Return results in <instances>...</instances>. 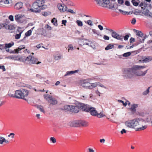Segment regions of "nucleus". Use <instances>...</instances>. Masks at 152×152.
<instances>
[{
  "label": "nucleus",
  "instance_id": "obj_1",
  "mask_svg": "<svg viewBox=\"0 0 152 152\" xmlns=\"http://www.w3.org/2000/svg\"><path fill=\"white\" fill-rule=\"evenodd\" d=\"M146 121L141 118H137L126 121L125 124L127 127L139 131L145 129L147 127L146 125Z\"/></svg>",
  "mask_w": 152,
  "mask_h": 152
},
{
  "label": "nucleus",
  "instance_id": "obj_2",
  "mask_svg": "<svg viewBox=\"0 0 152 152\" xmlns=\"http://www.w3.org/2000/svg\"><path fill=\"white\" fill-rule=\"evenodd\" d=\"M142 66H133L131 68L125 69L123 72V76L126 78H131L135 75V70L136 69H140Z\"/></svg>",
  "mask_w": 152,
  "mask_h": 152
},
{
  "label": "nucleus",
  "instance_id": "obj_3",
  "mask_svg": "<svg viewBox=\"0 0 152 152\" xmlns=\"http://www.w3.org/2000/svg\"><path fill=\"white\" fill-rule=\"evenodd\" d=\"M29 94L28 90L25 89H20L15 91V98L27 100L25 97H27Z\"/></svg>",
  "mask_w": 152,
  "mask_h": 152
},
{
  "label": "nucleus",
  "instance_id": "obj_4",
  "mask_svg": "<svg viewBox=\"0 0 152 152\" xmlns=\"http://www.w3.org/2000/svg\"><path fill=\"white\" fill-rule=\"evenodd\" d=\"M82 105L85 107V108H82L84 110V111L89 112L90 114L93 116H96L97 114V112L96 110V108L94 107H91L87 104H81Z\"/></svg>",
  "mask_w": 152,
  "mask_h": 152
},
{
  "label": "nucleus",
  "instance_id": "obj_5",
  "mask_svg": "<svg viewBox=\"0 0 152 152\" xmlns=\"http://www.w3.org/2000/svg\"><path fill=\"white\" fill-rule=\"evenodd\" d=\"M135 66L143 67L142 68H140V69H136L135 70V75L138 76H144L147 72L148 69H147L144 72L142 71L141 70L146 67V66H140L139 65H135Z\"/></svg>",
  "mask_w": 152,
  "mask_h": 152
},
{
  "label": "nucleus",
  "instance_id": "obj_6",
  "mask_svg": "<svg viewBox=\"0 0 152 152\" xmlns=\"http://www.w3.org/2000/svg\"><path fill=\"white\" fill-rule=\"evenodd\" d=\"M44 98L48 100V102L53 105H56L58 103L57 100L53 96L48 94H45Z\"/></svg>",
  "mask_w": 152,
  "mask_h": 152
},
{
  "label": "nucleus",
  "instance_id": "obj_7",
  "mask_svg": "<svg viewBox=\"0 0 152 152\" xmlns=\"http://www.w3.org/2000/svg\"><path fill=\"white\" fill-rule=\"evenodd\" d=\"M85 104L82 103H79L77 106H71V111L75 113H77L79 110V109L82 110L84 111V110L82 108V107L85 108V107L84 106L82 105L81 104Z\"/></svg>",
  "mask_w": 152,
  "mask_h": 152
},
{
  "label": "nucleus",
  "instance_id": "obj_8",
  "mask_svg": "<svg viewBox=\"0 0 152 152\" xmlns=\"http://www.w3.org/2000/svg\"><path fill=\"white\" fill-rule=\"evenodd\" d=\"M40 6L38 4L35 2H34L32 5V7L28 10L31 11L32 12L36 13H39L40 12V9H39Z\"/></svg>",
  "mask_w": 152,
  "mask_h": 152
},
{
  "label": "nucleus",
  "instance_id": "obj_9",
  "mask_svg": "<svg viewBox=\"0 0 152 152\" xmlns=\"http://www.w3.org/2000/svg\"><path fill=\"white\" fill-rule=\"evenodd\" d=\"M133 31L134 32L136 33V35L137 37V39H139L140 40V37H141V40H143L144 39H146L145 37H144L143 34L141 31L137 30L135 29H134Z\"/></svg>",
  "mask_w": 152,
  "mask_h": 152
},
{
  "label": "nucleus",
  "instance_id": "obj_10",
  "mask_svg": "<svg viewBox=\"0 0 152 152\" xmlns=\"http://www.w3.org/2000/svg\"><path fill=\"white\" fill-rule=\"evenodd\" d=\"M25 61H28L29 63L31 64H35L37 61L38 59L37 58H35L33 56L31 55L27 57L25 59Z\"/></svg>",
  "mask_w": 152,
  "mask_h": 152
},
{
  "label": "nucleus",
  "instance_id": "obj_11",
  "mask_svg": "<svg viewBox=\"0 0 152 152\" xmlns=\"http://www.w3.org/2000/svg\"><path fill=\"white\" fill-rule=\"evenodd\" d=\"M111 36L112 37L117 40L122 41L124 36L122 35H119L115 31L111 33Z\"/></svg>",
  "mask_w": 152,
  "mask_h": 152
},
{
  "label": "nucleus",
  "instance_id": "obj_12",
  "mask_svg": "<svg viewBox=\"0 0 152 152\" xmlns=\"http://www.w3.org/2000/svg\"><path fill=\"white\" fill-rule=\"evenodd\" d=\"M81 86L83 87L89 89L90 83L88 79H86L81 81Z\"/></svg>",
  "mask_w": 152,
  "mask_h": 152
},
{
  "label": "nucleus",
  "instance_id": "obj_13",
  "mask_svg": "<svg viewBox=\"0 0 152 152\" xmlns=\"http://www.w3.org/2000/svg\"><path fill=\"white\" fill-rule=\"evenodd\" d=\"M57 6L58 9L61 12H64L66 11L67 10L66 6L64 4L59 3L58 4Z\"/></svg>",
  "mask_w": 152,
  "mask_h": 152
},
{
  "label": "nucleus",
  "instance_id": "obj_14",
  "mask_svg": "<svg viewBox=\"0 0 152 152\" xmlns=\"http://www.w3.org/2000/svg\"><path fill=\"white\" fill-rule=\"evenodd\" d=\"M25 45H20L17 49L14 50H11L9 52L10 53H18L19 51H20L22 50L25 49Z\"/></svg>",
  "mask_w": 152,
  "mask_h": 152
},
{
  "label": "nucleus",
  "instance_id": "obj_15",
  "mask_svg": "<svg viewBox=\"0 0 152 152\" xmlns=\"http://www.w3.org/2000/svg\"><path fill=\"white\" fill-rule=\"evenodd\" d=\"M142 13L149 17H152V13L147 9L143 8L142 10Z\"/></svg>",
  "mask_w": 152,
  "mask_h": 152
},
{
  "label": "nucleus",
  "instance_id": "obj_16",
  "mask_svg": "<svg viewBox=\"0 0 152 152\" xmlns=\"http://www.w3.org/2000/svg\"><path fill=\"white\" fill-rule=\"evenodd\" d=\"M70 125L74 127H80L79 120L74 121L70 123Z\"/></svg>",
  "mask_w": 152,
  "mask_h": 152
},
{
  "label": "nucleus",
  "instance_id": "obj_17",
  "mask_svg": "<svg viewBox=\"0 0 152 152\" xmlns=\"http://www.w3.org/2000/svg\"><path fill=\"white\" fill-rule=\"evenodd\" d=\"M23 6V3L19 2L16 3L14 6V8L15 9L19 10L21 9Z\"/></svg>",
  "mask_w": 152,
  "mask_h": 152
},
{
  "label": "nucleus",
  "instance_id": "obj_18",
  "mask_svg": "<svg viewBox=\"0 0 152 152\" xmlns=\"http://www.w3.org/2000/svg\"><path fill=\"white\" fill-rule=\"evenodd\" d=\"M134 53L135 54H137L139 52V50H137L134 51H132L131 52H128L124 53L122 55L124 57H127L131 55V53Z\"/></svg>",
  "mask_w": 152,
  "mask_h": 152
},
{
  "label": "nucleus",
  "instance_id": "obj_19",
  "mask_svg": "<svg viewBox=\"0 0 152 152\" xmlns=\"http://www.w3.org/2000/svg\"><path fill=\"white\" fill-rule=\"evenodd\" d=\"M80 127V126L86 127L88 126V122L85 121L79 120Z\"/></svg>",
  "mask_w": 152,
  "mask_h": 152
},
{
  "label": "nucleus",
  "instance_id": "obj_20",
  "mask_svg": "<svg viewBox=\"0 0 152 152\" xmlns=\"http://www.w3.org/2000/svg\"><path fill=\"white\" fill-rule=\"evenodd\" d=\"M138 107V105L137 104H133L131 105L130 110L132 112H135L136 108Z\"/></svg>",
  "mask_w": 152,
  "mask_h": 152
},
{
  "label": "nucleus",
  "instance_id": "obj_21",
  "mask_svg": "<svg viewBox=\"0 0 152 152\" xmlns=\"http://www.w3.org/2000/svg\"><path fill=\"white\" fill-rule=\"evenodd\" d=\"M95 1L96 2V3L99 5L100 6H102L103 7H106V6H105V5H106V4L104 3L103 1L102 2V0H95Z\"/></svg>",
  "mask_w": 152,
  "mask_h": 152
},
{
  "label": "nucleus",
  "instance_id": "obj_22",
  "mask_svg": "<svg viewBox=\"0 0 152 152\" xmlns=\"http://www.w3.org/2000/svg\"><path fill=\"white\" fill-rule=\"evenodd\" d=\"M151 60H152V57L151 56H148L145 57L142 60L143 61L145 62H149Z\"/></svg>",
  "mask_w": 152,
  "mask_h": 152
},
{
  "label": "nucleus",
  "instance_id": "obj_23",
  "mask_svg": "<svg viewBox=\"0 0 152 152\" xmlns=\"http://www.w3.org/2000/svg\"><path fill=\"white\" fill-rule=\"evenodd\" d=\"M62 110H65L66 111H71V106L69 105H66L64 106L63 108L61 109Z\"/></svg>",
  "mask_w": 152,
  "mask_h": 152
},
{
  "label": "nucleus",
  "instance_id": "obj_24",
  "mask_svg": "<svg viewBox=\"0 0 152 152\" xmlns=\"http://www.w3.org/2000/svg\"><path fill=\"white\" fill-rule=\"evenodd\" d=\"M98 82L94 83H90V86L89 88V89H93L96 87L98 86Z\"/></svg>",
  "mask_w": 152,
  "mask_h": 152
},
{
  "label": "nucleus",
  "instance_id": "obj_25",
  "mask_svg": "<svg viewBox=\"0 0 152 152\" xmlns=\"http://www.w3.org/2000/svg\"><path fill=\"white\" fill-rule=\"evenodd\" d=\"M8 24L5 23H0V29L4 28H5L6 29L8 28Z\"/></svg>",
  "mask_w": 152,
  "mask_h": 152
},
{
  "label": "nucleus",
  "instance_id": "obj_26",
  "mask_svg": "<svg viewBox=\"0 0 152 152\" xmlns=\"http://www.w3.org/2000/svg\"><path fill=\"white\" fill-rule=\"evenodd\" d=\"M131 2L134 6H137L138 5L140 1L139 0H132Z\"/></svg>",
  "mask_w": 152,
  "mask_h": 152
},
{
  "label": "nucleus",
  "instance_id": "obj_27",
  "mask_svg": "<svg viewBox=\"0 0 152 152\" xmlns=\"http://www.w3.org/2000/svg\"><path fill=\"white\" fill-rule=\"evenodd\" d=\"M35 2L38 4L39 6L45 3V0H36Z\"/></svg>",
  "mask_w": 152,
  "mask_h": 152
},
{
  "label": "nucleus",
  "instance_id": "obj_28",
  "mask_svg": "<svg viewBox=\"0 0 152 152\" xmlns=\"http://www.w3.org/2000/svg\"><path fill=\"white\" fill-rule=\"evenodd\" d=\"M114 47V45L109 44L105 47V50H108L113 48Z\"/></svg>",
  "mask_w": 152,
  "mask_h": 152
},
{
  "label": "nucleus",
  "instance_id": "obj_29",
  "mask_svg": "<svg viewBox=\"0 0 152 152\" xmlns=\"http://www.w3.org/2000/svg\"><path fill=\"white\" fill-rule=\"evenodd\" d=\"M18 31L19 32V33L18 34H17L15 35V38L16 39H18L20 38L21 34L22 33V31H20L18 29Z\"/></svg>",
  "mask_w": 152,
  "mask_h": 152
},
{
  "label": "nucleus",
  "instance_id": "obj_30",
  "mask_svg": "<svg viewBox=\"0 0 152 152\" xmlns=\"http://www.w3.org/2000/svg\"><path fill=\"white\" fill-rule=\"evenodd\" d=\"M5 44L6 49V48H11L14 45V43L12 42L11 43H5Z\"/></svg>",
  "mask_w": 152,
  "mask_h": 152
},
{
  "label": "nucleus",
  "instance_id": "obj_31",
  "mask_svg": "<svg viewBox=\"0 0 152 152\" xmlns=\"http://www.w3.org/2000/svg\"><path fill=\"white\" fill-rule=\"evenodd\" d=\"M36 107H37V109L40 110L41 112H42L44 113H45V111L44 110L42 107L38 105L36 106Z\"/></svg>",
  "mask_w": 152,
  "mask_h": 152
},
{
  "label": "nucleus",
  "instance_id": "obj_32",
  "mask_svg": "<svg viewBox=\"0 0 152 152\" xmlns=\"http://www.w3.org/2000/svg\"><path fill=\"white\" fill-rule=\"evenodd\" d=\"M51 22L53 23L54 26H57V20L55 18H54L52 20Z\"/></svg>",
  "mask_w": 152,
  "mask_h": 152
},
{
  "label": "nucleus",
  "instance_id": "obj_33",
  "mask_svg": "<svg viewBox=\"0 0 152 152\" xmlns=\"http://www.w3.org/2000/svg\"><path fill=\"white\" fill-rule=\"evenodd\" d=\"M99 118H101L105 116V115L103 114L102 112H100V113H97L96 116Z\"/></svg>",
  "mask_w": 152,
  "mask_h": 152
},
{
  "label": "nucleus",
  "instance_id": "obj_34",
  "mask_svg": "<svg viewBox=\"0 0 152 152\" xmlns=\"http://www.w3.org/2000/svg\"><path fill=\"white\" fill-rule=\"evenodd\" d=\"M119 11L120 12H121V13L123 15H126L127 14H130V12H126L125 11H123V10H121V9H119Z\"/></svg>",
  "mask_w": 152,
  "mask_h": 152
},
{
  "label": "nucleus",
  "instance_id": "obj_35",
  "mask_svg": "<svg viewBox=\"0 0 152 152\" xmlns=\"http://www.w3.org/2000/svg\"><path fill=\"white\" fill-rule=\"evenodd\" d=\"M76 23L77 25L81 27L83 26V22L80 20H77L76 21Z\"/></svg>",
  "mask_w": 152,
  "mask_h": 152
},
{
  "label": "nucleus",
  "instance_id": "obj_36",
  "mask_svg": "<svg viewBox=\"0 0 152 152\" xmlns=\"http://www.w3.org/2000/svg\"><path fill=\"white\" fill-rule=\"evenodd\" d=\"M23 16L22 15H16L15 16V20L17 21H18Z\"/></svg>",
  "mask_w": 152,
  "mask_h": 152
},
{
  "label": "nucleus",
  "instance_id": "obj_37",
  "mask_svg": "<svg viewBox=\"0 0 152 152\" xmlns=\"http://www.w3.org/2000/svg\"><path fill=\"white\" fill-rule=\"evenodd\" d=\"M32 31L31 30H30L25 33V35L26 37L30 36L31 34Z\"/></svg>",
  "mask_w": 152,
  "mask_h": 152
},
{
  "label": "nucleus",
  "instance_id": "obj_38",
  "mask_svg": "<svg viewBox=\"0 0 152 152\" xmlns=\"http://www.w3.org/2000/svg\"><path fill=\"white\" fill-rule=\"evenodd\" d=\"M47 7L46 5L43 4L39 7V9H40V10H43L46 9Z\"/></svg>",
  "mask_w": 152,
  "mask_h": 152
},
{
  "label": "nucleus",
  "instance_id": "obj_39",
  "mask_svg": "<svg viewBox=\"0 0 152 152\" xmlns=\"http://www.w3.org/2000/svg\"><path fill=\"white\" fill-rule=\"evenodd\" d=\"M131 36V34H126L124 36L123 38H124V40L125 41L127 40L129 36Z\"/></svg>",
  "mask_w": 152,
  "mask_h": 152
},
{
  "label": "nucleus",
  "instance_id": "obj_40",
  "mask_svg": "<svg viewBox=\"0 0 152 152\" xmlns=\"http://www.w3.org/2000/svg\"><path fill=\"white\" fill-rule=\"evenodd\" d=\"M5 138L2 137H0V144H2L5 141Z\"/></svg>",
  "mask_w": 152,
  "mask_h": 152
},
{
  "label": "nucleus",
  "instance_id": "obj_41",
  "mask_svg": "<svg viewBox=\"0 0 152 152\" xmlns=\"http://www.w3.org/2000/svg\"><path fill=\"white\" fill-rule=\"evenodd\" d=\"M149 88L150 87H148L145 91L143 92V94L145 95H147L149 92Z\"/></svg>",
  "mask_w": 152,
  "mask_h": 152
},
{
  "label": "nucleus",
  "instance_id": "obj_42",
  "mask_svg": "<svg viewBox=\"0 0 152 152\" xmlns=\"http://www.w3.org/2000/svg\"><path fill=\"white\" fill-rule=\"evenodd\" d=\"M118 102H119L122 103L123 104V105L125 107L127 105V103L126 102L124 103L123 101L121 100H118Z\"/></svg>",
  "mask_w": 152,
  "mask_h": 152
},
{
  "label": "nucleus",
  "instance_id": "obj_43",
  "mask_svg": "<svg viewBox=\"0 0 152 152\" xmlns=\"http://www.w3.org/2000/svg\"><path fill=\"white\" fill-rule=\"evenodd\" d=\"M18 56H16L15 55H11V59L14 60H17Z\"/></svg>",
  "mask_w": 152,
  "mask_h": 152
},
{
  "label": "nucleus",
  "instance_id": "obj_44",
  "mask_svg": "<svg viewBox=\"0 0 152 152\" xmlns=\"http://www.w3.org/2000/svg\"><path fill=\"white\" fill-rule=\"evenodd\" d=\"M8 28H7V29H6L11 30L12 29H13L14 28V27L12 25H8Z\"/></svg>",
  "mask_w": 152,
  "mask_h": 152
},
{
  "label": "nucleus",
  "instance_id": "obj_45",
  "mask_svg": "<svg viewBox=\"0 0 152 152\" xmlns=\"http://www.w3.org/2000/svg\"><path fill=\"white\" fill-rule=\"evenodd\" d=\"M84 41L83 40V39H82L81 40V42H83V43H82V44H80V45H88V46H89V45H90V43H86V42H84Z\"/></svg>",
  "mask_w": 152,
  "mask_h": 152
},
{
  "label": "nucleus",
  "instance_id": "obj_46",
  "mask_svg": "<svg viewBox=\"0 0 152 152\" xmlns=\"http://www.w3.org/2000/svg\"><path fill=\"white\" fill-rule=\"evenodd\" d=\"M50 140L52 142L54 143L56 142V139L53 137H51L50 138Z\"/></svg>",
  "mask_w": 152,
  "mask_h": 152
},
{
  "label": "nucleus",
  "instance_id": "obj_47",
  "mask_svg": "<svg viewBox=\"0 0 152 152\" xmlns=\"http://www.w3.org/2000/svg\"><path fill=\"white\" fill-rule=\"evenodd\" d=\"M5 44L1 45L0 44V49L1 50L6 49Z\"/></svg>",
  "mask_w": 152,
  "mask_h": 152
},
{
  "label": "nucleus",
  "instance_id": "obj_48",
  "mask_svg": "<svg viewBox=\"0 0 152 152\" xmlns=\"http://www.w3.org/2000/svg\"><path fill=\"white\" fill-rule=\"evenodd\" d=\"M104 3L106 4V5L109 4L110 3V0H102Z\"/></svg>",
  "mask_w": 152,
  "mask_h": 152
},
{
  "label": "nucleus",
  "instance_id": "obj_49",
  "mask_svg": "<svg viewBox=\"0 0 152 152\" xmlns=\"http://www.w3.org/2000/svg\"><path fill=\"white\" fill-rule=\"evenodd\" d=\"M78 71V70H75V71H69V72L70 75H71L72 74H73L77 72Z\"/></svg>",
  "mask_w": 152,
  "mask_h": 152
},
{
  "label": "nucleus",
  "instance_id": "obj_50",
  "mask_svg": "<svg viewBox=\"0 0 152 152\" xmlns=\"http://www.w3.org/2000/svg\"><path fill=\"white\" fill-rule=\"evenodd\" d=\"M87 23L89 25L92 26L93 25L92 22L91 20H88L87 21Z\"/></svg>",
  "mask_w": 152,
  "mask_h": 152
},
{
  "label": "nucleus",
  "instance_id": "obj_51",
  "mask_svg": "<svg viewBox=\"0 0 152 152\" xmlns=\"http://www.w3.org/2000/svg\"><path fill=\"white\" fill-rule=\"evenodd\" d=\"M140 40L139 39H137V41L139 42V43L137 44V45H138L139 44H140L141 43H143L144 42V41L145 40V39H144L143 40H142V38L141 37H140Z\"/></svg>",
  "mask_w": 152,
  "mask_h": 152
},
{
  "label": "nucleus",
  "instance_id": "obj_52",
  "mask_svg": "<svg viewBox=\"0 0 152 152\" xmlns=\"http://www.w3.org/2000/svg\"><path fill=\"white\" fill-rule=\"evenodd\" d=\"M9 0H2V2L5 4H9Z\"/></svg>",
  "mask_w": 152,
  "mask_h": 152
},
{
  "label": "nucleus",
  "instance_id": "obj_53",
  "mask_svg": "<svg viewBox=\"0 0 152 152\" xmlns=\"http://www.w3.org/2000/svg\"><path fill=\"white\" fill-rule=\"evenodd\" d=\"M41 34L44 36H45L47 34L46 31L43 29V30L42 31Z\"/></svg>",
  "mask_w": 152,
  "mask_h": 152
},
{
  "label": "nucleus",
  "instance_id": "obj_54",
  "mask_svg": "<svg viewBox=\"0 0 152 152\" xmlns=\"http://www.w3.org/2000/svg\"><path fill=\"white\" fill-rule=\"evenodd\" d=\"M61 56H56L55 57V59L56 60H58L61 59Z\"/></svg>",
  "mask_w": 152,
  "mask_h": 152
},
{
  "label": "nucleus",
  "instance_id": "obj_55",
  "mask_svg": "<svg viewBox=\"0 0 152 152\" xmlns=\"http://www.w3.org/2000/svg\"><path fill=\"white\" fill-rule=\"evenodd\" d=\"M67 12H69L73 14H75L76 13V12H74L72 10L69 9L68 10H67Z\"/></svg>",
  "mask_w": 152,
  "mask_h": 152
},
{
  "label": "nucleus",
  "instance_id": "obj_56",
  "mask_svg": "<svg viewBox=\"0 0 152 152\" xmlns=\"http://www.w3.org/2000/svg\"><path fill=\"white\" fill-rule=\"evenodd\" d=\"M103 39L105 40H109L110 39L109 37L107 35H104L103 36Z\"/></svg>",
  "mask_w": 152,
  "mask_h": 152
},
{
  "label": "nucleus",
  "instance_id": "obj_57",
  "mask_svg": "<svg viewBox=\"0 0 152 152\" xmlns=\"http://www.w3.org/2000/svg\"><path fill=\"white\" fill-rule=\"evenodd\" d=\"M98 86H99L101 87L104 88H106V87L103 84L100 83L99 82H98Z\"/></svg>",
  "mask_w": 152,
  "mask_h": 152
},
{
  "label": "nucleus",
  "instance_id": "obj_58",
  "mask_svg": "<svg viewBox=\"0 0 152 152\" xmlns=\"http://www.w3.org/2000/svg\"><path fill=\"white\" fill-rule=\"evenodd\" d=\"M139 6V7H141V8L142 9H143V8L142 7V6H144V7H145V4H144V3L143 2H141V3H140Z\"/></svg>",
  "mask_w": 152,
  "mask_h": 152
},
{
  "label": "nucleus",
  "instance_id": "obj_59",
  "mask_svg": "<svg viewBox=\"0 0 152 152\" xmlns=\"http://www.w3.org/2000/svg\"><path fill=\"white\" fill-rule=\"evenodd\" d=\"M9 19L11 21H13L14 20L13 16L12 15H10L9 17Z\"/></svg>",
  "mask_w": 152,
  "mask_h": 152
},
{
  "label": "nucleus",
  "instance_id": "obj_60",
  "mask_svg": "<svg viewBox=\"0 0 152 152\" xmlns=\"http://www.w3.org/2000/svg\"><path fill=\"white\" fill-rule=\"evenodd\" d=\"M135 41V39L134 38H133L132 37H131L129 40L130 42L131 43H132L133 42H134Z\"/></svg>",
  "mask_w": 152,
  "mask_h": 152
},
{
  "label": "nucleus",
  "instance_id": "obj_61",
  "mask_svg": "<svg viewBox=\"0 0 152 152\" xmlns=\"http://www.w3.org/2000/svg\"><path fill=\"white\" fill-rule=\"evenodd\" d=\"M45 28L47 29H49L50 30L51 29V27L48 24H47L45 26Z\"/></svg>",
  "mask_w": 152,
  "mask_h": 152
},
{
  "label": "nucleus",
  "instance_id": "obj_62",
  "mask_svg": "<svg viewBox=\"0 0 152 152\" xmlns=\"http://www.w3.org/2000/svg\"><path fill=\"white\" fill-rule=\"evenodd\" d=\"M68 47L69 48V50H73V47L72 45H68Z\"/></svg>",
  "mask_w": 152,
  "mask_h": 152
},
{
  "label": "nucleus",
  "instance_id": "obj_63",
  "mask_svg": "<svg viewBox=\"0 0 152 152\" xmlns=\"http://www.w3.org/2000/svg\"><path fill=\"white\" fill-rule=\"evenodd\" d=\"M118 5L117 4L115 3L113 4V8H116V9H118Z\"/></svg>",
  "mask_w": 152,
  "mask_h": 152
},
{
  "label": "nucleus",
  "instance_id": "obj_64",
  "mask_svg": "<svg viewBox=\"0 0 152 152\" xmlns=\"http://www.w3.org/2000/svg\"><path fill=\"white\" fill-rule=\"evenodd\" d=\"M136 22V20L134 18L132 20V21H131V23L132 24L134 25L135 23Z\"/></svg>",
  "mask_w": 152,
  "mask_h": 152
}]
</instances>
